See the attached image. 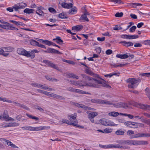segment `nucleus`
I'll list each match as a JSON object with an SVG mask.
<instances>
[{
    "mask_svg": "<svg viewBox=\"0 0 150 150\" xmlns=\"http://www.w3.org/2000/svg\"><path fill=\"white\" fill-rule=\"evenodd\" d=\"M89 81L87 83L82 84L81 83H79L77 81H71L72 84L75 86H78L80 87L88 86L96 88H100L102 86L110 88L111 86L106 83L105 81L103 79L97 80L91 77L88 78Z\"/></svg>",
    "mask_w": 150,
    "mask_h": 150,
    "instance_id": "nucleus-1",
    "label": "nucleus"
},
{
    "mask_svg": "<svg viewBox=\"0 0 150 150\" xmlns=\"http://www.w3.org/2000/svg\"><path fill=\"white\" fill-rule=\"evenodd\" d=\"M18 53L20 55H23L27 57H30L31 59L35 57V53H38L39 51L36 49H33L30 51H27L22 48H19L17 50Z\"/></svg>",
    "mask_w": 150,
    "mask_h": 150,
    "instance_id": "nucleus-2",
    "label": "nucleus"
},
{
    "mask_svg": "<svg viewBox=\"0 0 150 150\" xmlns=\"http://www.w3.org/2000/svg\"><path fill=\"white\" fill-rule=\"evenodd\" d=\"M141 81L140 79H136L135 78H130L127 79L126 82L128 83V87L129 88L134 89L136 88L139 83Z\"/></svg>",
    "mask_w": 150,
    "mask_h": 150,
    "instance_id": "nucleus-3",
    "label": "nucleus"
},
{
    "mask_svg": "<svg viewBox=\"0 0 150 150\" xmlns=\"http://www.w3.org/2000/svg\"><path fill=\"white\" fill-rule=\"evenodd\" d=\"M129 104L141 109L150 110V105L136 102L134 101L129 102Z\"/></svg>",
    "mask_w": 150,
    "mask_h": 150,
    "instance_id": "nucleus-4",
    "label": "nucleus"
},
{
    "mask_svg": "<svg viewBox=\"0 0 150 150\" xmlns=\"http://www.w3.org/2000/svg\"><path fill=\"white\" fill-rule=\"evenodd\" d=\"M13 48L11 47H3L0 48V55H2L4 57H7L8 55V53H5V52H11L13 51Z\"/></svg>",
    "mask_w": 150,
    "mask_h": 150,
    "instance_id": "nucleus-5",
    "label": "nucleus"
},
{
    "mask_svg": "<svg viewBox=\"0 0 150 150\" xmlns=\"http://www.w3.org/2000/svg\"><path fill=\"white\" fill-rule=\"evenodd\" d=\"M2 24V25L1 28L6 30H18V28L13 26L12 24L4 21Z\"/></svg>",
    "mask_w": 150,
    "mask_h": 150,
    "instance_id": "nucleus-6",
    "label": "nucleus"
},
{
    "mask_svg": "<svg viewBox=\"0 0 150 150\" xmlns=\"http://www.w3.org/2000/svg\"><path fill=\"white\" fill-rule=\"evenodd\" d=\"M1 116H2V119L6 121H14V119L12 118L9 116L8 114V111L6 110H4L3 114Z\"/></svg>",
    "mask_w": 150,
    "mask_h": 150,
    "instance_id": "nucleus-7",
    "label": "nucleus"
},
{
    "mask_svg": "<svg viewBox=\"0 0 150 150\" xmlns=\"http://www.w3.org/2000/svg\"><path fill=\"white\" fill-rule=\"evenodd\" d=\"M113 106L117 108H127L128 106L127 103L123 102L117 103L113 104Z\"/></svg>",
    "mask_w": 150,
    "mask_h": 150,
    "instance_id": "nucleus-8",
    "label": "nucleus"
},
{
    "mask_svg": "<svg viewBox=\"0 0 150 150\" xmlns=\"http://www.w3.org/2000/svg\"><path fill=\"white\" fill-rule=\"evenodd\" d=\"M100 123L105 126H114L115 124L113 122L109 121L106 119H102L100 121Z\"/></svg>",
    "mask_w": 150,
    "mask_h": 150,
    "instance_id": "nucleus-9",
    "label": "nucleus"
},
{
    "mask_svg": "<svg viewBox=\"0 0 150 150\" xmlns=\"http://www.w3.org/2000/svg\"><path fill=\"white\" fill-rule=\"evenodd\" d=\"M26 6L27 5L26 4L24 3H21L14 5L13 6V8L15 11H17L18 9L23 8Z\"/></svg>",
    "mask_w": 150,
    "mask_h": 150,
    "instance_id": "nucleus-10",
    "label": "nucleus"
},
{
    "mask_svg": "<svg viewBox=\"0 0 150 150\" xmlns=\"http://www.w3.org/2000/svg\"><path fill=\"white\" fill-rule=\"evenodd\" d=\"M148 144V142L144 140H132V145H146Z\"/></svg>",
    "mask_w": 150,
    "mask_h": 150,
    "instance_id": "nucleus-11",
    "label": "nucleus"
},
{
    "mask_svg": "<svg viewBox=\"0 0 150 150\" xmlns=\"http://www.w3.org/2000/svg\"><path fill=\"white\" fill-rule=\"evenodd\" d=\"M50 128V126H45L33 127V131H38L48 129Z\"/></svg>",
    "mask_w": 150,
    "mask_h": 150,
    "instance_id": "nucleus-12",
    "label": "nucleus"
},
{
    "mask_svg": "<svg viewBox=\"0 0 150 150\" xmlns=\"http://www.w3.org/2000/svg\"><path fill=\"white\" fill-rule=\"evenodd\" d=\"M76 114L74 113V114L69 115L68 116V118L70 120V122L77 124V120L76 119Z\"/></svg>",
    "mask_w": 150,
    "mask_h": 150,
    "instance_id": "nucleus-13",
    "label": "nucleus"
},
{
    "mask_svg": "<svg viewBox=\"0 0 150 150\" xmlns=\"http://www.w3.org/2000/svg\"><path fill=\"white\" fill-rule=\"evenodd\" d=\"M43 62L44 63L46 64L48 66H50L52 68L59 70L58 67L56 66L55 64L52 63L50 61L45 60H43Z\"/></svg>",
    "mask_w": 150,
    "mask_h": 150,
    "instance_id": "nucleus-14",
    "label": "nucleus"
},
{
    "mask_svg": "<svg viewBox=\"0 0 150 150\" xmlns=\"http://www.w3.org/2000/svg\"><path fill=\"white\" fill-rule=\"evenodd\" d=\"M62 122L64 123H66V124L69 125H72L74 126H76L78 127H81L82 128H83L84 127L80 125H78L77 124L73 123L72 122H71L70 121H69L67 120L66 119H63L62 120Z\"/></svg>",
    "mask_w": 150,
    "mask_h": 150,
    "instance_id": "nucleus-15",
    "label": "nucleus"
},
{
    "mask_svg": "<svg viewBox=\"0 0 150 150\" xmlns=\"http://www.w3.org/2000/svg\"><path fill=\"white\" fill-rule=\"evenodd\" d=\"M44 52L45 53H50L57 54H61V53L58 50L51 48H48L47 50L44 51Z\"/></svg>",
    "mask_w": 150,
    "mask_h": 150,
    "instance_id": "nucleus-16",
    "label": "nucleus"
},
{
    "mask_svg": "<svg viewBox=\"0 0 150 150\" xmlns=\"http://www.w3.org/2000/svg\"><path fill=\"white\" fill-rule=\"evenodd\" d=\"M44 9V8L42 6H39L37 8L36 13L40 16H43L44 15V13L42 10Z\"/></svg>",
    "mask_w": 150,
    "mask_h": 150,
    "instance_id": "nucleus-17",
    "label": "nucleus"
},
{
    "mask_svg": "<svg viewBox=\"0 0 150 150\" xmlns=\"http://www.w3.org/2000/svg\"><path fill=\"white\" fill-rule=\"evenodd\" d=\"M61 5L63 8H72L73 5L71 3H67L65 2H62V3Z\"/></svg>",
    "mask_w": 150,
    "mask_h": 150,
    "instance_id": "nucleus-18",
    "label": "nucleus"
},
{
    "mask_svg": "<svg viewBox=\"0 0 150 150\" xmlns=\"http://www.w3.org/2000/svg\"><path fill=\"white\" fill-rule=\"evenodd\" d=\"M132 128H138L140 127H142L144 126V125L143 124L132 122Z\"/></svg>",
    "mask_w": 150,
    "mask_h": 150,
    "instance_id": "nucleus-19",
    "label": "nucleus"
},
{
    "mask_svg": "<svg viewBox=\"0 0 150 150\" xmlns=\"http://www.w3.org/2000/svg\"><path fill=\"white\" fill-rule=\"evenodd\" d=\"M121 44L124 46L127 47H131L133 45V43L131 42H127L125 41H122L120 42L119 43Z\"/></svg>",
    "mask_w": 150,
    "mask_h": 150,
    "instance_id": "nucleus-20",
    "label": "nucleus"
},
{
    "mask_svg": "<svg viewBox=\"0 0 150 150\" xmlns=\"http://www.w3.org/2000/svg\"><path fill=\"white\" fill-rule=\"evenodd\" d=\"M83 28V26L81 25H78L73 26L72 27V29L76 31H80Z\"/></svg>",
    "mask_w": 150,
    "mask_h": 150,
    "instance_id": "nucleus-21",
    "label": "nucleus"
},
{
    "mask_svg": "<svg viewBox=\"0 0 150 150\" xmlns=\"http://www.w3.org/2000/svg\"><path fill=\"white\" fill-rule=\"evenodd\" d=\"M78 11V9L76 6H74L71 8L68 11V13L70 15H74L76 14Z\"/></svg>",
    "mask_w": 150,
    "mask_h": 150,
    "instance_id": "nucleus-22",
    "label": "nucleus"
},
{
    "mask_svg": "<svg viewBox=\"0 0 150 150\" xmlns=\"http://www.w3.org/2000/svg\"><path fill=\"white\" fill-rule=\"evenodd\" d=\"M64 74H66L67 76L69 78H75L77 79H79V76H78L72 73H68Z\"/></svg>",
    "mask_w": 150,
    "mask_h": 150,
    "instance_id": "nucleus-23",
    "label": "nucleus"
},
{
    "mask_svg": "<svg viewBox=\"0 0 150 150\" xmlns=\"http://www.w3.org/2000/svg\"><path fill=\"white\" fill-rule=\"evenodd\" d=\"M116 57L117 58L122 59H127L129 57L128 55L126 54H117L116 55Z\"/></svg>",
    "mask_w": 150,
    "mask_h": 150,
    "instance_id": "nucleus-24",
    "label": "nucleus"
},
{
    "mask_svg": "<svg viewBox=\"0 0 150 150\" xmlns=\"http://www.w3.org/2000/svg\"><path fill=\"white\" fill-rule=\"evenodd\" d=\"M81 94H86L90 95L91 94L88 92H86L79 89H76L74 90V92Z\"/></svg>",
    "mask_w": 150,
    "mask_h": 150,
    "instance_id": "nucleus-25",
    "label": "nucleus"
},
{
    "mask_svg": "<svg viewBox=\"0 0 150 150\" xmlns=\"http://www.w3.org/2000/svg\"><path fill=\"white\" fill-rule=\"evenodd\" d=\"M58 16L59 18L63 19H67L68 18L66 13L63 12L59 13Z\"/></svg>",
    "mask_w": 150,
    "mask_h": 150,
    "instance_id": "nucleus-26",
    "label": "nucleus"
},
{
    "mask_svg": "<svg viewBox=\"0 0 150 150\" xmlns=\"http://www.w3.org/2000/svg\"><path fill=\"white\" fill-rule=\"evenodd\" d=\"M120 113H119L117 112L112 111L109 113L108 115L110 116L115 117L118 116L119 115H121V114H120Z\"/></svg>",
    "mask_w": 150,
    "mask_h": 150,
    "instance_id": "nucleus-27",
    "label": "nucleus"
},
{
    "mask_svg": "<svg viewBox=\"0 0 150 150\" xmlns=\"http://www.w3.org/2000/svg\"><path fill=\"white\" fill-rule=\"evenodd\" d=\"M79 20L82 21H88L89 20L87 17V16L84 15L83 14L81 15L79 18Z\"/></svg>",
    "mask_w": 150,
    "mask_h": 150,
    "instance_id": "nucleus-28",
    "label": "nucleus"
},
{
    "mask_svg": "<svg viewBox=\"0 0 150 150\" xmlns=\"http://www.w3.org/2000/svg\"><path fill=\"white\" fill-rule=\"evenodd\" d=\"M6 142L7 143V144L8 146H10L11 147L13 148H18V147L17 146H16L15 144H13L10 141L7 140H6Z\"/></svg>",
    "mask_w": 150,
    "mask_h": 150,
    "instance_id": "nucleus-29",
    "label": "nucleus"
},
{
    "mask_svg": "<svg viewBox=\"0 0 150 150\" xmlns=\"http://www.w3.org/2000/svg\"><path fill=\"white\" fill-rule=\"evenodd\" d=\"M53 40L55 41L57 44H60L63 42V40L61 39V38L59 36H57L55 38H54Z\"/></svg>",
    "mask_w": 150,
    "mask_h": 150,
    "instance_id": "nucleus-30",
    "label": "nucleus"
},
{
    "mask_svg": "<svg viewBox=\"0 0 150 150\" xmlns=\"http://www.w3.org/2000/svg\"><path fill=\"white\" fill-rule=\"evenodd\" d=\"M100 104H105L107 105H113V104L112 103V101L107 100H101Z\"/></svg>",
    "mask_w": 150,
    "mask_h": 150,
    "instance_id": "nucleus-31",
    "label": "nucleus"
},
{
    "mask_svg": "<svg viewBox=\"0 0 150 150\" xmlns=\"http://www.w3.org/2000/svg\"><path fill=\"white\" fill-rule=\"evenodd\" d=\"M39 41H40V42L42 43H44L45 44L47 45L48 46L49 45H51V41L47 40H44L43 39H40L39 40Z\"/></svg>",
    "mask_w": 150,
    "mask_h": 150,
    "instance_id": "nucleus-32",
    "label": "nucleus"
},
{
    "mask_svg": "<svg viewBox=\"0 0 150 150\" xmlns=\"http://www.w3.org/2000/svg\"><path fill=\"white\" fill-rule=\"evenodd\" d=\"M142 133H138L137 134L131 136L130 137V139H134L139 137H142Z\"/></svg>",
    "mask_w": 150,
    "mask_h": 150,
    "instance_id": "nucleus-33",
    "label": "nucleus"
},
{
    "mask_svg": "<svg viewBox=\"0 0 150 150\" xmlns=\"http://www.w3.org/2000/svg\"><path fill=\"white\" fill-rule=\"evenodd\" d=\"M98 115V113L96 112H94L90 113L88 115L89 118H94L95 116H97Z\"/></svg>",
    "mask_w": 150,
    "mask_h": 150,
    "instance_id": "nucleus-34",
    "label": "nucleus"
},
{
    "mask_svg": "<svg viewBox=\"0 0 150 150\" xmlns=\"http://www.w3.org/2000/svg\"><path fill=\"white\" fill-rule=\"evenodd\" d=\"M99 146L100 147L103 149H106L111 148V144L106 145H103L99 144Z\"/></svg>",
    "mask_w": 150,
    "mask_h": 150,
    "instance_id": "nucleus-35",
    "label": "nucleus"
},
{
    "mask_svg": "<svg viewBox=\"0 0 150 150\" xmlns=\"http://www.w3.org/2000/svg\"><path fill=\"white\" fill-rule=\"evenodd\" d=\"M34 10L32 9L26 8L24 10V12L26 13L30 14L33 13Z\"/></svg>",
    "mask_w": 150,
    "mask_h": 150,
    "instance_id": "nucleus-36",
    "label": "nucleus"
},
{
    "mask_svg": "<svg viewBox=\"0 0 150 150\" xmlns=\"http://www.w3.org/2000/svg\"><path fill=\"white\" fill-rule=\"evenodd\" d=\"M9 127V123L3 122L0 124V127Z\"/></svg>",
    "mask_w": 150,
    "mask_h": 150,
    "instance_id": "nucleus-37",
    "label": "nucleus"
},
{
    "mask_svg": "<svg viewBox=\"0 0 150 150\" xmlns=\"http://www.w3.org/2000/svg\"><path fill=\"white\" fill-rule=\"evenodd\" d=\"M125 131L122 130V129H120L117 130L115 132V134L118 135H124L125 133Z\"/></svg>",
    "mask_w": 150,
    "mask_h": 150,
    "instance_id": "nucleus-38",
    "label": "nucleus"
},
{
    "mask_svg": "<svg viewBox=\"0 0 150 150\" xmlns=\"http://www.w3.org/2000/svg\"><path fill=\"white\" fill-rule=\"evenodd\" d=\"M39 43V42H38L34 40H32L30 42L31 45L35 46H38Z\"/></svg>",
    "mask_w": 150,
    "mask_h": 150,
    "instance_id": "nucleus-39",
    "label": "nucleus"
},
{
    "mask_svg": "<svg viewBox=\"0 0 150 150\" xmlns=\"http://www.w3.org/2000/svg\"><path fill=\"white\" fill-rule=\"evenodd\" d=\"M139 36L137 35H128V39H136L138 38Z\"/></svg>",
    "mask_w": 150,
    "mask_h": 150,
    "instance_id": "nucleus-40",
    "label": "nucleus"
},
{
    "mask_svg": "<svg viewBox=\"0 0 150 150\" xmlns=\"http://www.w3.org/2000/svg\"><path fill=\"white\" fill-rule=\"evenodd\" d=\"M146 95L148 97L150 100V89L148 88H146L145 90Z\"/></svg>",
    "mask_w": 150,
    "mask_h": 150,
    "instance_id": "nucleus-41",
    "label": "nucleus"
},
{
    "mask_svg": "<svg viewBox=\"0 0 150 150\" xmlns=\"http://www.w3.org/2000/svg\"><path fill=\"white\" fill-rule=\"evenodd\" d=\"M0 101H1L3 102H6L10 103H12L13 102L12 100H9L7 98H2L1 97H0Z\"/></svg>",
    "mask_w": 150,
    "mask_h": 150,
    "instance_id": "nucleus-42",
    "label": "nucleus"
},
{
    "mask_svg": "<svg viewBox=\"0 0 150 150\" xmlns=\"http://www.w3.org/2000/svg\"><path fill=\"white\" fill-rule=\"evenodd\" d=\"M32 85L35 87H37V88H40L41 87L42 88L43 86L42 85L40 84L37 83H35L31 84Z\"/></svg>",
    "mask_w": 150,
    "mask_h": 150,
    "instance_id": "nucleus-43",
    "label": "nucleus"
},
{
    "mask_svg": "<svg viewBox=\"0 0 150 150\" xmlns=\"http://www.w3.org/2000/svg\"><path fill=\"white\" fill-rule=\"evenodd\" d=\"M19 123L15 122L9 123V127H14L18 126Z\"/></svg>",
    "mask_w": 150,
    "mask_h": 150,
    "instance_id": "nucleus-44",
    "label": "nucleus"
},
{
    "mask_svg": "<svg viewBox=\"0 0 150 150\" xmlns=\"http://www.w3.org/2000/svg\"><path fill=\"white\" fill-rule=\"evenodd\" d=\"M52 97H53L55 98H59L61 99H64V98L62 96H59L53 93Z\"/></svg>",
    "mask_w": 150,
    "mask_h": 150,
    "instance_id": "nucleus-45",
    "label": "nucleus"
},
{
    "mask_svg": "<svg viewBox=\"0 0 150 150\" xmlns=\"http://www.w3.org/2000/svg\"><path fill=\"white\" fill-rule=\"evenodd\" d=\"M25 115L26 116H27L29 118H30L31 119L35 120H38L39 119V118L38 117H35V116H32L30 115H29L28 113H26Z\"/></svg>",
    "mask_w": 150,
    "mask_h": 150,
    "instance_id": "nucleus-46",
    "label": "nucleus"
},
{
    "mask_svg": "<svg viewBox=\"0 0 150 150\" xmlns=\"http://www.w3.org/2000/svg\"><path fill=\"white\" fill-rule=\"evenodd\" d=\"M91 102L93 103L100 104L101 100H99L97 99H91Z\"/></svg>",
    "mask_w": 150,
    "mask_h": 150,
    "instance_id": "nucleus-47",
    "label": "nucleus"
},
{
    "mask_svg": "<svg viewBox=\"0 0 150 150\" xmlns=\"http://www.w3.org/2000/svg\"><path fill=\"white\" fill-rule=\"evenodd\" d=\"M132 122L127 121L125 122L124 124L126 126L132 128Z\"/></svg>",
    "mask_w": 150,
    "mask_h": 150,
    "instance_id": "nucleus-48",
    "label": "nucleus"
},
{
    "mask_svg": "<svg viewBox=\"0 0 150 150\" xmlns=\"http://www.w3.org/2000/svg\"><path fill=\"white\" fill-rule=\"evenodd\" d=\"M127 64H120L118 65L114 64L112 65L113 67L115 68H116L118 67H123L125 66Z\"/></svg>",
    "mask_w": 150,
    "mask_h": 150,
    "instance_id": "nucleus-49",
    "label": "nucleus"
},
{
    "mask_svg": "<svg viewBox=\"0 0 150 150\" xmlns=\"http://www.w3.org/2000/svg\"><path fill=\"white\" fill-rule=\"evenodd\" d=\"M45 77L47 79L50 81H57V80L56 79H55L54 78H52L51 77H50L49 76H45Z\"/></svg>",
    "mask_w": 150,
    "mask_h": 150,
    "instance_id": "nucleus-50",
    "label": "nucleus"
},
{
    "mask_svg": "<svg viewBox=\"0 0 150 150\" xmlns=\"http://www.w3.org/2000/svg\"><path fill=\"white\" fill-rule=\"evenodd\" d=\"M142 42L144 45H150V40H146L142 41Z\"/></svg>",
    "mask_w": 150,
    "mask_h": 150,
    "instance_id": "nucleus-51",
    "label": "nucleus"
},
{
    "mask_svg": "<svg viewBox=\"0 0 150 150\" xmlns=\"http://www.w3.org/2000/svg\"><path fill=\"white\" fill-rule=\"evenodd\" d=\"M120 114H121V115H124V116H127L130 119H132L134 117V116L132 115L129 114L120 113Z\"/></svg>",
    "mask_w": 150,
    "mask_h": 150,
    "instance_id": "nucleus-52",
    "label": "nucleus"
},
{
    "mask_svg": "<svg viewBox=\"0 0 150 150\" xmlns=\"http://www.w3.org/2000/svg\"><path fill=\"white\" fill-rule=\"evenodd\" d=\"M64 62H67L68 64L74 65L75 64V62L69 60H67L65 59H63L62 60Z\"/></svg>",
    "mask_w": 150,
    "mask_h": 150,
    "instance_id": "nucleus-53",
    "label": "nucleus"
},
{
    "mask_svg": "<svg viewBox=\"0 0 150 150\" xmlns=\"http://www.w3.org/2000/svg\"><path fill=\"white\" fill-rule=\"evenodd\" d=\"M112 131V129L109 128H106L104 130V133H109L111 132Z\"/></svg>",
    "mask_w": 150,
    "mask_h": 150,
    "instance_id": "nucleus-54",
    "label": "nucleus"
},
{
    "mask_svg": "<svg viewBox=\"0 0 150 150\" xmlns=\"http://www.w3.org/2000/svg\"><path fill=\"white\" fill-rule=\"evenodd\" d=\"M74 105L76 106L79 108H84V105L82 104H80L78 103H74Z\"/></svg>",
    "mask_w": 150,
    "mask_h": 150,
    "instance_id": "nucleus-55",
    "label": "nucleus"
},
{
    "mask_svg": "<svg viewBox=\"0 0 150 150\" xmlns=\"http://www.w3.org/2000/svg\"><path fill=\"white\" fill-rule=\"evenodd\" d=\"M85 71L86 73L90 75H92L93 74V72L89 69H85Z\"/></svg>",
    "mask_w": 150,
    "mask_h": 150,
    "instance_id": "nucleus-56",
    "label": "nucleus"
},
{
    "mask_svg": "<svg viewBox=\"0 0 150 150\" xmlns=\"http://www.w3.org/2000/svg\"><path fill=\"white\" fill-rule=\"evenodd\" d=\"M123 15V13L122 12H117L115 14V16L116 17H121Z\"/></svg>",
    "mask_w": 150,
    "mask_h": 150,
    "instance_id": "nucleus-57",
    "label": "nucleus"
},
{
    "mask_svg": "<svg viewBox=\"0 0 150 150\" xmlns=\"http://www.w3.org/2000/svg\"><path fill=\"white\" fill-rule=\"evenodd\" d=\"M137 27L136 26L134 25L132 27L129 29V32H130L132 33L135 31V30L136 29Z\"/></svg>",
    "mask_w": 150,
    "mask_h": 150,
    "instance_id": "nucleus-58",
    "label": "nucleus"
},
{
    "mask_svg": "<svg viewBox=\"0 0 150 150\" xmlns=\"http://www.w3.org/2000/svg\"><path fill=\"white\" fill-rule=\"evenodd\" d=\"M25 24L24 23L20 21H17L16 25L18 26H23L25 25Z\"/></svg>",
    "mask_w": 150,
    "mask_h": 150,
    "instance_id": "nucleus-59",
    "label": "nucleus"
},
{
    "mask_svg": "<svg viewBox=\"0 0 150 150\" xmlns=\"http://www.w3.org/2000/svg\"><path fill=\"white\" fill-rule=\"evenodd\" d=\"M120 145L119 144H116L115 145L111 144V148H120Z\"/></svg>",
    "mask_w": 150,
    "mask_h": 150,
    "instance_id": "nucleus-60",
    "label": "nucleus"
},
{
    "mask_svg": "<svg viewBox=\"0 0 150 150\" xmlns=\"http://www.w3.org/2000/svg\"><path fill=\"white\" fill-rule=\"evenodd\" d=\"M134 131L131 130H129L127 131V135L129 136L131 135L134 134Z\"/></svg>",
    "mask_w": 150,
    "mask_h": 150,
    "instance_id": "nucleus-61",
    "label": "nucleus"
},
{
    "mask_svg": "<svg viewBox=\"0 0 150 150\" xmlns=\"http://www.w3.org/2000/svg\"><path fill=\"white\" fill-rule=\"evenodd\" d=\"M48 10L50 12L52 13H55L56 12L55 10L53 8L50 7L48 8Z\"/></svg>",
    "mask_w": 150,
    "mask_h": 150,
    "instance_id": "nucleus-62",
    "label": "nucleus"
},
{
    "mask_svg": "<svg viewBox=\"0 0 150 150\" xmlns=\"http://www.w3.org/2000/svg\"><path fill=\"white\" fill-rule=\"evenodd\" d=\"M102 35L104 36H107L110 37L111 36V35L110 34V32H107L102 34Z\"/></svg>",
    "mask_w": 150,
    "mask_h": 150,
    "instance_id": "nucleus-63",
    "label": "nucleus"
},
{
    "mask_svg": "<svg viewBox=\"0 0 150 150\" xmlns=\"http://www.w3.org/2000/svg\"><path fill=\"white\" fill-rule=\"evenodd\" d=\"M140 75L142 76H146L148 77H150V72L142 73Z\"/></svg>",
    "mask_w": 150,
    "mask_h": 150,
    "instance_id": "nucleus-64",
    "label": "nucleus"
}]
</instances>
